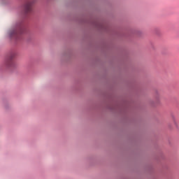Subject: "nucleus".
I'll return each mask as SVG.
<instances>
[{
    "label": "nucleus",
    "mask_w": 179,
    "mask_h": 179,
    "mask_svg": "<svg viewBox=\"0 0 179 179\" xmlns=\"http://www.w3.org/2000/svg\"><path fill=\"white\" fill-rule=\"evenodd\" d=\"M16 57L15 52H12L9 55V56L6 59L5 65L6 68H15V61H13V58Z\"/></svg>",
    "instance_id": "nucleus-2"
},
{
    "label": "nucleus",
    "mask_w": 179,
    "mask_h": 179,
    "mask_svg": "<svg viewBox=\"0 0 179 179\" xmlns=\"http://www.w3.org/2000/svg\"><path fill=\"white\" fill-rule=\"evenodd\" d=\"M174 122H175V124H176V120H174Z\"/></svg>",
    "instance_id": "nucleus-4"
},
{
    "label": "nucleus",
    "mask_w": 179,
    "mask_h": 179,
    "mask_svg": "<svg viewBox=\"0 0 179 179\" xmlns=\"http://www.w3.org/2000/svg\"><path fill=\"white\" fill-rule=\"evenodd\" d=\"M23 33H24V26H23V24L20 23L17 24L14 29L9 31V36L10 38L17 40L20 37V34H23Z\"/></svg>",
    "instance_id": "nucleus-1"
},
{
    "label": "nucleus",
    "mask_w": 179,
    "mask_h": 179,
    "mask_svg": "<svg viewBox=\"0 0 179 179\" xmlns=\"http://www.w3.org/2000/svg\"><path fill=\"white\" fill-rule=\"evenodd\" d=\"M33 10V2L27 1L24 6V13H31Z\"/></svg>",
    "instance_id": "nucleus-3"
}]
</instances>
